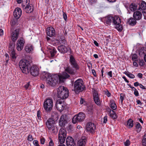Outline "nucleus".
<instances>
[{
  "label": "nucleus",
  "instance_id": "32",
  "mask_svg": "<svg viewBox=\"0 0 146 146\" xmlns=\"http://www.w3.org/2000/svg\"><path fill=\"white\" fill-rule=\"evenodd\" d=\"M133 121L131 119H129L127 122V125L129 128L132 127L133 126Z\"/></svg>",
  "mask_w": 146,
  "mask_h": 146
},
{
  "label": "nucleus",
  "instance_id": "60",
  "mask_svg": "<svg viewBox=\"0 0 146 146\" xmlns=\"http://www.w3.org/2000/svg\"><path fill=\"white\" fill-rule=\"evenodd\" d=\"M122 78L124 79V80L127 82L129 83V81L127 80L125 77V76H123L122 77Z\"/></svg>",
  "mask_w": 146,
  "mask_h": 146
},
{
  "label": "nucleus",
  "instance_id": "29",
  "mask_svg": "<svg viewBox=\"0 0 146 146\" xmlns=\"http://www.w3.org/2000/svg\"><path fill=\"white\" fill-rule=\"evenodd\" d=\"M15 41H12L10 42L9 46V50L10 51L14 50V48L15 46Z\"/></svg>",
  "mask_w": 146,
  "mask_h": 146
},
{
  "label": "nucleus",
  "instance_id": "34",
  "mask_svg": "<svg viewBox=\"0 0 146 146\" xmlns=\"http://www.w3.org/2000/svg\"><path fill=\"white\" fill-rule=\"evenodd\" d=\"M129 9L132 11H134L137 9V6L134 3H132L129 6Z\"/></svg>",
  "mask_w": 146,
  "mask_h": 146
},
{
  "label": "nucleus",
  "instance_id": "23",
  "mask_svg": "<svg viewBox=\"0 0 146 146\" xmlns=\"http://www.w3.org/2000/svg\"><path fill=\"white\" fill-rule=\"evenodd\" d=\"M58 50L61 53H65L68 51V49L64 46L62 45L58 46Z\"/></svg>",
  "mask_w": 146,
  "mask_h": 146
},
{
  "label": "nucleus",
  "instance_id": "42",
  "mask_svg": "<svg viewBox=\"0 0 146 146\" xmlns=\"http://www.w3.org/2000/svg\"><path fill=\"white\" fill-rule=\"evenodd\" d=\"M50 141L49 143V145H48L47 146H54V143L52 140L51 138H50Z\"/></svg>",
  "mask_w": 146,
  "mask_h": 146
},
{
  "label": "nucleus",
  "instance_id": "20",
  "mask_svg": "<svg viewBox=\"0 0 146 146\" xmlns=\"http://www.w3.org/2000/svg\"><path fill=\"white\" fill-rule=\"evenodd\" d=\"M17 44V49L19 51H21L23 48V46L24 43V41L22 39L18 40Z\"/></svg>",
  "mask_w": 146,
  "mask_h": 146
},
{
  "label": "nucleus",
  "instance_id": "54",
  "mask_svg": "<svg viewBox=\"0 0 146 146\" xmlns=\"http://www.w3.org/2000/svg\"><path fill=\"white\" fill-rule=\"evenodd\" d=\"M105 94L108 97L110 96L111 95L110 93L108 91L105 92Z\"/></svg>",
  "mask_w": 146,
  "mask_h": 146
},
{
  "label": "nucleus",
  "instance_id": "62",
  "mask_svg": "<svg viewBox=\"0 0 146 146\" xmlns=\"http://www.w3.org/2000/svg\"><path fill=\"white\" fill-rule=\"evenodd\" d=\"M137 104H139L140 105H141L142 104V103L141 102L140 100H137Z\"/></svg>",
  "mask_w": 146,
  "mask_h": 146
},
{
  "label": "nucleus",
  "instance_id": "59",
  "mask_svg": "<svg viewBox=\"0 0 146 146\" xmlns=\"http://www.w3.org/2000/svg\"><path fill=\"white\" fill-rule=\"evenodd\" d=\"M133 65L136 67H137L138 66V65L137 63L135 61L133 62Z\"/></svg>",
  "mask_w": 146,
  "mask_h": 146
},
{
  "label": "nucleus",
  "instance_id": "48",
  "mask_svg": "<svg viewBox=\"0 0 146 146\" xmlns=\"http://www.w3.org/2000/svg\"><path fill=\"white\" fill-rule=\"evenodd\" d=\"M130 144V141L128 140H127L126 141L124 142V145L125 146H128Z\"/></svg>",
  "mask_w": 146,
  "mask_h": 146
},
{
  "label": "nucleus",
  "instance_id": "13",
  "mask_svg": "<svg viewBox=\"0 0 146 146\" xmlns=\"http://www.w3.org/2000/svg\"><path fill=\"white\" fill-rule=\"evenodd\" d=\"M86 130L92 133L96 129V126L94 124L91 122L88 123L86 126Z\"/></svg>",
  "mask_w": 146,
  "mask_h": 146
},
{
  "label": "nucleus",
  "instance_id": "10",
  "mask_svg": "<svg viewBox=\"0 0 146 146\" xmlns=\"http://www.w3.org/2000/svg\"><path fill=\"white\" fill-rule=\"evenodd\" d=\"M29 72L32 76H36L38 75L39 73V70L38 68L36 65H33L29 68Z\"/></svg>",
  "mask_w": 146,
  "mask_h": 146
},
{
  "label": "nucleus",
  "instance_id": "37",
  "mask_svg": "<svg viewBox=\"0 0 146 146\" xmlns=\"http://www.w3.org/2000/svg\"><path fill=\"white\" fill-rule=\"evenodd\" d=\"M141 126L139 123H137L136 125V128L137 129V131L138 133H139L141 131Z\"/></svg>",
  "mask_w": 146,
  "mask_h": 146
},
{
  "label": "nucleus",
  "instance_id": "3",
  "mask_svg": "<svg viewBox=\"0 0 146 146\" xmlns=\"http://www.w3.org/2000/svg\"><path fill=\"white\" fill-rule=\"evenodd\" d=\"M69 92L67 88L63 86H60L57 89V96L60 99H63L67 98L69 96Z\"/></svg>",
  "mask_w": 146,
  "mask_h": 146
},
{
  "label": "nucleus",
  "instance_id": "12",
  "mask_svg": "<svg viewBox=\"0 0 146 146\" xmlns=\"http://www.w3.org/2000/svg\"><path fill=\"white\" fill-rule=\"evenodd\" d=\"M93 99L95 103L98 105H100L101 103V101L99 97L98 92L94 90L93 93Z\"/></svg>",
  "mask_w": 146,
  "mask_h": 146
},
{
  "label": "nucleus",
  "instance_id": "27",
  "mask_svg": "<svg viewBox=\"0 0 146 146\" xmlns=\"http://www.w3.org/2000/svg\"><path fill=\"white\" fill-rule=\"evenodd\" d=\"M146 52V48H142L139 50V55L140 56H145Z\"/></svg>",
  "mask_w": 146,
  "mask_h": 146
},
{
  "label": "nucleus",
  "instance_id": "40",
  "mask_svg": "<svg viewBox=\"0 0 146 146\" xmlns=\"http://www.w3.org/2000/svg\"><path fill=\"white\" fill-rule=\"evenodd\" d=\"M137 58V56L135 54L132 55V59L133 60L135 61Z\"/></svg>",
  "mask_w": 146,
  "mask_h": 146
},
{
  "label": "nucleus",
  "instance_id": "44",
  "mask_svg": "<svg viewBox=\"0 0 146 146\" xmlns=\"http://www.w3.org/2000/svg\"><path fill=\"white\" fill-rule=\"evenodd\" d=\"M28 140L30 141H32L33 140V138L32 135H29Z\"/></svg>",
  "mask_w": 146,
  "mask_h": 146
},
{
  "label": "nucleus",
  "instance_id": "4",
  "mask_svg": "<svg viewBox=\"0 0 146 146\" xmlns=\"http://www.w3.org/2000/svg\"><path fill=\"white\" fill-rule=\"evenodd\" d=\"M19 66L23 73L27 74L29 72V69L30 68L31 64L28 61L21 60L19 62Z\"/></svg>",
  "mask_w": 146,
  "mask_h": 146
},
{
  "label": "nucleus",
  "instance_id": "56",
  "mask_svg": "<svg viewBox=\"0 0 146 146\" xmlns=\"http://www.w3.org/2000/svg\"><path fill=\"white\" fill-rule=\"evenodd\" d=\"M92 73L94 76H96V73L95 70L93 69L92 70Z\"/></svg>",
  "mask_w": 146,
  "mask_h": 146
},
{
  "label": "nucleus",
  "instance_id": "63",
  "mask_svg": "<svg viewBox=\"0 0 146 146\" xmlns=\"http://www.w3.org/2000/svg\"><path fill=\"white\" fill-rule=\"evenodd\" d=\"M94 43L96 46H99L98 43L96 41L94 40Z\"/></svg>",
  "mask_w": 146,
  "mask_h": 146
},
{
  "label": "nucleus",
  "instance_id": "19",
  "mask_svg": "<svg viewBox=\"0 0 146 146\" xmlns=\"http://www.w3.org/2000/svg\"><path fill=\"white\" fill-rule=\"evenodd\" d=\"M19 35V29H17L13 32L11 35V39L13 41H15Z\"/></svg>",
  "mask_w": 146,
  "mask_h": 146
},
{
  "label": "nucleus",
  "instance_id": "7",
  "mask_svg": "<svg viewBox=\"0 0 146 146\" xmlns=\"http://www.w3.org/2000/svg\"><path fill=\"white\" fill-rule=\"evenodd\" d=\"M86 115L84 113L80 112L75 115L73 117L72 122L75 124L77 122H80L83 121L85 118Z\"/></svg>",
  "mask_w": 146,
  "mask_h": 146
},
{
  "label": "nucleus",
  "instance_id": "30",
  "mask_svg": "<svg viewBox=\"0 0 146 146\" xmlns=\"http://www.w3.org/2000/svg\"><path fill=\"white\" fill-rule=\"evenodd\" d=\"M110 106L111 109L113 110L116 109L117 106L114 101H110Z\"/></svg>",
  "mask_w": 146,
  "mask_h": 146
},
{
  "label": "nucleus",
  "instance_id": "47",
  "mask_svg": "<svg viewBox=\"0 0 146 146\" xmlns=\"http://www.w3.org/2000/svg\"><path fill=\"white\" fill-rule=\"evenodd\" d=\"M127 76L129 78H135V76L131 74H127Z\"/></svg>",
  "mask_w": 146,
  "mask_h": 146
},
{
  "label": "nucleus",
  "instance_id": "17",
  "mask_svg": "<svg viewBox=\"0 0 146 146\" xmlns=\"http://www.w3.org/2000/svg\"><path fill=\"white\" fill-rule=\"evenodd\" d=\"M133 17L137 21H139L141 19L142 17V15L140 11H136L134 13Z\"/></svg>",
  "mask_w": 146,
  "mask_h": 146
},
{
  "label": "nucleus",
  "instance_id": "50",
  "mask_svg": "<svg viewBox=\"0 0 146 146\" xmlns=\"http://www.w3.org/2000/svg\"><path fill=\"white\" fill-rule=\"evenodd\" d=\"M122 95H123V94H120V99L121 103H122L123 100L124 99V96H122Z\"/></svg>",
  "mask_w": 146,
  "mask_h": 146
},
{
  "label": "nucleus",
  "instance_id": "25",
  "mask_svg": "<svg viewBox=\"0 0 146 146\" xmlns=\"http://www.w3.org/2000/svg\"><path fill=\"white\" fill-rule=\"evenodd\" d=\"M108 112L109 113L110 117L113 119H115L117 118V116L115 112L113 110L110 109V110L108 111Z\"/></svg>",
  "mask_w": 146,
  "mask_h": 146
},
{
  "label": "nucleus",
  "instance_id": "38",
  "mask_svg": "<svg viewBox=\"0 0 146 146\" xmlns=\"http://www.w3.org/2000/svg\"><path fill=\"white\" fill-rule=\"evenodd\" d=\"M87 110L88 114L91 115L93 113V111L92 107L90 106L88 107Z\"/></svg>",
  "mask_w": 146,
  "mask_h": 146
},
{
  "label": "nucleus",
  "instance_id": "6",
  "mask_svg": "<svg viewBox=\"0 0 146 146\" xmlns=\"http://www.w3.org/2000/svg\"><path fill=\"white\" fill-rule=\"evenodd\" d=\"M53 100L52 99L48 98L45 100L43 104L44 109L47 112H50L53 107Z\"/></svg>",
  "mask_w": 146,
  "mask_h": 146
},
{
  "label": "nucleus",
  "instance_id": "21",
  "mask_svg": "<svg viewBox=\"0 0 146 146\" xmlns=\"http://www.w3.org/2000/svg\"><path fill=\"white\" fill-rule=\"evenodd\" d=\"M86 137L83 136L78 141V146H85L86 142Z\"/></svg>",
  "mask_w": 146,
  "mask_h": 146
},
{
  "label": "nucleus",
  "instance_id": "9",
  "mask_svg": "<svg viewBox=\"0 0 146 146\" xmlns=\"http://www.w3.org/2000/svg\"><path fill=\"white\" fill-rule=\"evenodd\" d=\"M68 117L66 114L62 115L59 121V125L61 127H64L65 125L68 123Z\"/></svg>",
  "mask_w": 146,
  "mask_h": 146
},
{
  "label": "nucleus",
  "instance_id": "33",
  "mask_svg": "<svg viewBox=\"0 0 146 146\" xmlns=\"http://www.w3.org/2000/svg\"><path fill=\"white\" fill-rule=\"evenodd\" d=\"M50 131H51L52 133H55L58 131V128L56 126V124L51 127L50 128L48 129Z\"/></svg>",
  "mask_w": 146,
  "mask_h": 146
},
{
  "label": "nucleus",
  "instance_id": "11",
  "mask_svg": "<svg viewBox=\"0 0 146 146\" xmlns=\"http://www.w3.org/2000/svg\"><path fill=\"white\" fill-rule=\"evenodd\" d=\"M137 9L142 11L144 17H146V3L144 1H142L139 4Z\"/></svg>",
  "mask_w": 146,
  "mask_h": 146
},
{
  "label": "nucleus",
  "instance_id": "57",
  "mask_svg": "<svg viewBox=\"0 0 146 146\" xmlns=\"http://www.w3.org/2000/svg\"><path fill=\"white\" fill-rule=\"evenodd\" d=\"M112 72L111 71H110L108 73V75L110 76V77H112Z\"/></svg>",
  "mask_w": 146,
  "mask_h": 146
},
{
  "label": "nucleus",
  "instance_id": "31",
  "mask_svg": "<svg viewBox=\"0 0 146 146\" xmlns=\"http://www.w3.org/2000/svg\"><path fill=\"white\" fill-rule=\"evenodd\" d=\"M66 134L67 132L65 129L63 128H61L59 131L58 135H66Z\"/></svg>",
  "mask_w": 146,
  "mask_h": 146
},
{
  "label": "nucleus",
  "instance_id": "41",
  "mask_svg": "<svg viewBox=\"0 0 146 146\" xmlns=\"http://www.w3.org/2000/svg\"><path fill=\"white\" fill-rule=\"evenodd\" d=\"M66 40L63 37H62L61 38H60V41L59 42L61 43H62L63 44H65L66 43Z\"/></svg>",
  "mask_w": 146,
  "mask_h": 146
},
{
  "label": "nucleus",
  "instance_id": "46",
  "mask_svg": "<svg viewBox=\"0 0 146 146\" xmlns=\"http://www.w3.org/2000/svg\"><path fill=\"white\" fill-rule=\"evenodd\" d=\"M33 144L35 146H39V144H38V141L37 140H34L33 141Z\"/></svg>",
  "mask_w": 146,
  "mask_h": 146
},
{
  "label": "nucleus",
  "instance_id": "1",
  "mask_svg": "<svg viewBox=\"0 0 146 146\" xmlns=\"http://www.w3.org/2000/svg\"><path fill=\"white\" fill-rule=\"evenodd\" d=\"M71 66L68 65L64 67L65 72L62 75L54 74L51 75L48 73L44 72L42 74L41 77L46 80L47 84L52 86H54L58 83V80L60 82H63V80L67 78L70 77L68 73L72 75H75L77 71L79 69V67L77 64L75 58L71 55L70 56L69 60Z\"/></svg>",
  "mask_w": 146,
  "mask_h": 146
},
{
  "label": "nucleus",
  "instance_id": "28",
  "mask_svg": "<svg viewBox=\"0 0 146 146\" xmlns=\"http://www.w3.org/2000/svg\"><path fill=\"white\" fill-rule=\"evenodd\" d=\"M48 51L50 53L52 57L54 56L56 52V49L53 47H51V48H49Z\"/></svg>",
  "mask_w": 146,
  "mask_h": 146
},
{
  "label": "nucleus",
  "instance_id": "49",
  "mask_svg": "<svg viewBox=\"0 0 146 146\" xmlns=\"http://www.w3.org/2000/svg\"><path fill=\"white\" fill-rule=\"evenodd\" d=\"M45 139L43 137H42L40 138V143L42 144H44L45 142Z\"/></svg>",
  "mask_w": 146,
  "mask_h": 146
},
{
  "label": "nucleus",
  "instance_id": "24",
  "mask_svg": "<svg viewBox=\"0 0 146 146\" xmlns=\"http://www.w3.org/2000/svg\"><path fill=\"white\" fill-rule=\"evenodd\" d=\"M136 21L137 20L134 17H131L127 20V22L129 24L132 26H134L136 24Z\"/></svg>",
  "mask_w": 146,
  "mask_h": 146
},
{
  "label": "nucleus",
  "instance_id": "51",
  "mask_svg": "<svg viewBox=\"0 0 146 146\" xmlns=\"http://www.w3.org/2000/svg\"><path fill=\"white\" fill-rule=\"evenodd\" d=\"M107 121V116L106 115L104 118L103 123H106Z\"/></svg>",
  "mask_w": 146,
  "mask_h": 146
},
{
  "label": "nucleus",
  "instance_id": "36",
  "mask_svg": "<svg viewBox=\"0 0 146 146\" xmlns=\"http://www.w3.org/2000/svg\"><path fill=\"white\" fill-rule=\"evenodd\" d=\"M10 52H11V56L12 58L13 59H15L16 58L17 56H16V53L14 50L10 51Z\"/></svg>",
  "mask_w": 146,
  "mask_h": 146
},
{
  "label": "nucleus",
  "instance_id": "53",
  "mask_svg": "<svg viewBox=\"0 0 146 146\" xmlns=\"http://www.w3.org/2000/svg\"><path fill=\"white\" fill-rule=\"evenodd\" d=\"M63 17L64 19L65 20L67 19V16L64 13H63Z\"/></svg>",
  "mask_w": 146,
  "mask_h": 146
},
{
  "label": "nucleus",
  "instance_id": "18",
  "mask_svg": "<svg viewBox=\"0 0 146 146\" xmlns=\"http://www.w3.org/2000/svg\"><path fill=\"white\" fill-rule=\"evenodd\" d=\"M55 124L54 121L51 118H49L46 123V127L48 129Z\"/></svg>",
  "mask_w": 146,
  "mask_h": 146
},
{
  "label": "nucleus",
  "instance_id": "58",
  "mask_svg": "<svg viewBox=\"0 0 146 146\" xmlns=\"http://www.w3.org/2000/svg\"><path fill=\"white\" fill-rule=\"evenodd\" d=\"M30 86V84L28 82L26 84L25 86V88L26 89H27L28 88L29 86Z\"/></svg>",
  "mask_w": 146,
  "mask_h": 146
},
{
  "label": "nucleus",
  "instance_id": "45",
  "mask_svg": "<svg viewBox=\"0 0 146 146\" xmlns=\"http://www.w3.org/2000/svg\"><path fill=\"white\" fill-rule=\"evenodd\" d=\"M134 91V94L136 96H139V94L138 91L136 88H135Z\"/></svg>",
  "mask_w": 146,
  "mask_h": 146
},
{
  "label": "nucleus",
  "instance_id": "14",
  "mask_svg": "<svg viewBox=\"0 0 146 146\" xmlns=\"http://www.w3.org/2000/svg\"><path fill=\"white\" fill-rule=\"evenodd\" d=\"M46 32L47 35L50 37H53L55 34V30L52 27H47Z\"/></svg>",
  "mask_w": 146,
  "mask_h": 146
},
{
  "label": "nucleus",
  "instance_id": "22",
  "mask_svg": "<svg viewBox=\"0 0 146 146\" xmlns=\"http://www.w3.org/2000/svg\"><path fill=\"white\" fill-rule=\"evenodd\" d=\"M24 8V11L27 13H31L33 10V6L32 5L29 4V3H28L26 7Z\"/></svg>",
  "mask_w": 146,
  "mask_h": 146
},
{
  "label": "nucleus",
  "instance_id": "35",
  "mask_svg": "<svg viewBox=\"0 0 146 146\" xmlns=\"http://www.w3.org/2000/svg\"><path fill=\"white\" fill-rule=\"evenodd\" d=\"M66 137H58L59 141L60 144H63L64 143Z\"/></svg>",
  "mask_w": 146,
  "mask_h": 146
},
{
  "label": "nucleus",
  "instance_id": "39",
  "mask_svg": "<svg viewBox=\"0 0 146 146\" xmlns=\"http://www.w3.org/2000/svg\"><path fill=\"white\" fill-rule=\"evenodd\" d=\"M142 144L143 146H146V134L143 136L142 140Z\"/></svg>",
  "mask_w": 146,
  "mask_h": 146
},
{
  "label": "nucleus",
  "instance_id": "5",
  "mask_svg": "<svg viewBox=\"0 0 146 146\" xmlns=\"http://www.w3.org/2000/svg\"><path fill=\"white\" fill-rule=\"evenodd\" d=\"M85 88V86L83 84V81L81 79H78L74 82V90L76 94H78L82 91Z\"/></svg>",
  "mask_w": 146,
  "mask_h": 146
},
{
  "label": "nucleus",
  "instance_id": "55",
  "mask_svg": "<svg viewBox=\"0 0 146 146\" xmlns=\"http://www.w3.org/2000/svg\"><path fill=\"white\" fill-rule=\"evenodd\" d=\"M140 84H139V83L138 82H136L134 83V86L135 87L137 86H139Z\"/></svg>",
  "mask_w": 146,
  "mask_h": 146
},
{
  "label": "nucleus",
  "instance_id": "61",
  "mask_svg": "<svg viewBox=\"0 0 146 146\" xmlns=\"http://www.w3.org/2000/svg\"><path fill=\"white\" fill-rule=\"evenodd\" d=\"M139 86L140 87V88H142L143 89H146V88H145V87L141 84H140L139 85Z\"/></svg>",
  "mask_w": 146,
  "mask_h": 146
},
{
  "label": "nucleus",
  "instance_id": "16",
  "mask_svg": "<svg viewBox=\"0 0 146 146\" xmlns=\"http://www.w3.org/2000/svg\"><path fill=\"white\" fill-rule=\"evenodd\" d=\"M22 14V11L21 8H17L14 10L13 15L16 19H18L21 16Z\"/></svg>",
  "mask_w": 146,
  "mask_h": 146
},
{
  "label": "nucleus",
  "instance_id": "43",
  "mask_svg": "<svg viewBox=\"0 0 146 146\" xmlns=\"http://www.w3.org/2000/svg\"><path fill=\"white\" fill-rule=\"evenodd\" d=\"M145 64V62L143 60H139V64L140 66H142Z\"/></svg>",
  "mask_w": 146,
  "mask_h": 146
},
{
  "label": "nucleus",
  "instance_id": "2",
  "mask_svg": "<svg viewBox=\"0 0 146 146\" xmlns=\"http://www.w3.org/2000/svg\"><path fill=\"white\" fill-rule=\"evenodd\" d=\"M106 22L107 24L110 25L112 23L115 25V28L119 32H121L123 29V26L121 23V20L120 17L117 16H109L106 18Z\"/></svg>",
  "mask_w": 146,
  "mask_h": 146
},
{
  "label": "nucleus",
  "instance_id": "52",
  "mask_svg": "<svg viewBox=\"0 0 146 146\" xmlns=\"http://www.w3.org/2000/svg\"><path fill=\"white\" fill-rule=\"evenodd\" d=\"M137 76L141 78H142L143 77V74L141 73H139L137 75Z\"/></svg>",
  "mask_w": 146,
  "mask_h": 146
},
{
  "label": "nucleus",
  "instance_id": "64",
  "mask_svg": "<svg viewBox=\"0 0 146 146\" xmlns=\"http://www.w3.org/2000/svg\"><path fill=\"white\" fill-rule=\"evenodd\" d=\"M37 116L38 117V118H39V117H40V112H39V111H38L37 113Z\"/></svg>",
  "mask_w": 146,
  "mask_h": 146
},
{
  "label": "nucleus",
  "instance_id": "26",
  "mask_svg": "<svg viewBox=\"0 0 146 146\" xmlns=\"http://www.w3.org/2000/svg\"><path fill=\"white\" fill-rule=\"evenodd\" d=\"M33 46L31 44H28L25 47V51L28 52H31L33 49Z\"/></svg>",
  "mask_w": 146,
  "mask_h": 146
},
{
  "label": "nucleus",
  "instance_id": "15",
  "mask_svg": "<svg viewBox=\"0 0 146 146\" xmlns=\"http://www.w3.org/2000/svg\"><path fill=\"white\" fill-rule=\"evenodd\" d=\"M66 144L67 146H76L74 139L70 136H68L66 138Z\"/></svg>",
  "mask_w": 146,
  "mask_h": 146
},
{
  "label": "nucleus",
  "instance_id": "8",
  "mask_svg": "<svg viewBox=\"0 0 146 146\" xmlns=\"http://www.w3.org/2000/svg\"><path fill=\"white\" fill-rule=\"evenodd\" d=\"M55 106L57 109L60 112L62 111L66 107L63 100L61 99H58L57 100Z\"/></svg>",
  "mask_w": 146,
  "mask_h": 146
}]
</instances>
